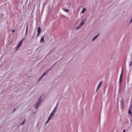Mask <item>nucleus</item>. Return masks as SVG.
<instances>
[{"instance_id": "1", "label": "nucleus", "mask_w": 132, "mask_h": 132, "mask_svg": "<svg viewBox=\"0 0 132 132\" xmlns=\"http://www.w3.org/2000/svg\"><path fill=\"white\" fill-rule=\"evenodd\" d=\"M41 102V101L40 100V98H39L38 100V102H37L36 103V104L35 105V108L36 109L39 106L40 104V103Z\"/></svg>"}, {"instance_id": "2", "label": "nucleus", "mask_w": 132, "mask_h": 132, "mask_svg": "<svg viewBox=\"0 0 132 132\" xmlns=\"http://www.w3.org/2000/svg\"><path fill=\"white\" fill-rule=\"evenodd\" d=\"M123 74V67H122L121 73V75H120V79H119V82L120 84L121 83V82L122 81V78Z\"/></svg>"}, {"instance_id": "3", "label": "nucleus", "mask_w": 132, "mask_h": 132, "mask_svg": "<svg viewBox=\"0 0 132 132\" xmlns=\"http://www.w3.org/2000/svg\"><path fill=\"white\" fill-rule=\"evenodd\" d=\"M121 108L122 109H123L124 107V101L122 100L120 101Z\"/></svg>"}, {"instance_id": "4", "label": "nucleus", "mask_w": 132, "mask_h": 132, "mask_svg": "<svg viewBox=\"0 0 132 132\" xmlns=\"http://www.w3.org/2000/svg\"><path fill=\"white\" fill-rule=\"evenodd\" d=\"M41 30L40 28V27H39L38 28L37 31V37H38L39 36V34H40L41 32Z\"/></svg>"}, {"instance_id": "5", "label": "nucleus", "mask_w": 132, "mask_h": 132, "mask_svg": "<svg viewBox=\"0 0 132 132\" xmlns=\"http://www.w3.org/2000/svg\"><path fill=\"white\" fill-rule=\"evenodd\" d=\"M50 70H46L43 73V75L42 76V77H44L45 76L47 72L49 71Z\"/></svg>"}, {"instance_id": "6", "label": "nucleus", "mask_w": 132, "mask_h": 132, "mask_svg": "<svg viewBox=\"0 0 132 132\" xmlns=\"http://www.w3.org/2000/svg\"><path fill=\"white\" fill-rule=\"evenodd\" d=\"M23 39H22L21 40V41L19 42L18 43V45H18V46H20H20H21V45H22V42H23Z\"/></svg>"}, {"instance_id": "7", "label": "nucleus", "mask_w": 132, "mask_h": 132, "mask_svg": "<svg viewBox=\"0 0 132 132\" xmlns=\"http://www.w3.org/2000/svg\"><path fill=\"white\" fill-rule=\"evenodd\" d=\"M132 111V108H131V107H129V109L128 111V113L129 114H131V111Z\"/></svg>"}, {"instance_id": "8", "label": "nucleus", "mask_w": 132, "mask_h": 132, "mask_svg": "<svg viewBox=\"0 0 132 132\" xmlns=\"http://www.w3.org/2000/svg\"><path fill=\"white\" fill-rule=\"evenodd\" d=\"M44 36H42L41 38L40 42L41 43H42V42H44Z\"/></svg>"}, {"instance_id": "9", "label": "nucleus", "mask_w": 132, "mask_h": 132, "mask_svg": "<svg viewBox=\"0 0 132 132\" xmlns=\"http://www.w3.org/2000/svg\"><path fill=\"white\" fill-rule=\"evenodd\" d=\"M82 26H81L80 25V24L78 25V26L76 27V28L77 30H78Z\"/></svg>"}, {"instance_id": "10", "label": "nucleus", "mask_w": 132, "mask_h": 132, "mask_svg": "<svg viewBox=\"0 0 132 132\" xmlns=\"http://www.w3.org/2000/svg\"><path fill=\"white\" fill-rule=\"evenodd\" d=\"M102 81H100V82L99 83L98 85V88H99L100 87V86H101V85L102 84Z\"/></svg>"}, {"instance_id": "11", "label": "nucleus", "mask_w": 132, "mask_h": 132, "mask_svg": "<svg viewBox=\"0 0 132 132\" xmlns=\"http://www.w3.org/2000/svg\"><path fill=\"white\" fill-rule=\"evenodd\" d=\"M86 9H85V7H84L82 9L81 11V13H84L86 11Z\"/></svg>"}, {"instance_id": "12", "label": "nucleus", "mask_w": 132, "mask_h": 132, "mask_svg": "<svg viewBox=\"0 0 132 132\" xmlns=\"http://www.w3.org/2000/svg\"><path fill=\"white\" fill-rule=\"evenodd\" d=\"M99 34V33H98L92 39V41H93L94 40H95Z\"/></svg>"}, {"instance_id": "13", "label": "nucleus", "mask_w": 132, "mask_h": 132, "mask_svg": "<svg viewBox=\"0 0 132 132\" xmlns=\"http://www.w3.org/2000/svg\"><path fill=\"white\" fill-rule=\"evenodd\" d=\"M56 112H54L53 111L50 114L52 116H53L54 114H55Z\"/></svg>"}, {"instance_id": "14", "label": "nucleus", "mask_w": 132, "mask_h": 132, "mask_svg": "<svg viewBox=\"0 0 132 132\" xmlns=\"http://www.w3.org/2000/svg\"><path fill=\"white\" fill-rule=\"evenodd\" d=\"M63 10L65 12H69V10L68 9H66V10H65V9L64 8H63Z\"/></svg>"}, {"instance_id": "15", "label": "nucleus", "mask_w": 132, "mask_h": 132, "mask_svg": "<svg viewBox=\"0 0 132 132\" xmlns=\"http://www.w3.org/2000/svg\"><path fill=\"white\" fill-rule=\"evenodd\" d=\"M84 24V20H83L80 23V24L81 26H82Z\"/></svg>"}, {"instance_id": "16", "label": "nucleus", "mask_w": 132, "mask_h": 132, "mask_svg": "<svg viewBox=\"0 0 132 132\" xmlns=\"http://www.w3.org/2000/svg\"><path fill=\"white\" fill-rule=\"evenodd\" d=\"M57 106H56L54 108V109L53 110V111L54 112H56V110H57Z\"/></svg>"}, {"instance_id": "17", "label": "nucleus", "mask_w": 132, "mask_h": 132, "mask_svg": "<svg viewBox=\"0 0 132 132\" xmlns=\"http://www.w3.org/2000/svg\"><path fill=\"white\" fill-rule=\"evenodd\" d=\"M53 117V116H52V115H51L50 114L48 118L50 119L52 118Z\"/></svg>"}, {"instance_id": "18", "label": "nucleus", "mask_w": 132, "mask_h": 132, "mask_svg": "<svg viewBox=\"0 0 132 132\" xmlns=\"http://www.w3.org/2000/svg\"><path fill=\"white\" fill-rule=\"evenodd\" d=\"M25 122V119H24V120L23 121V122H22L21 123V125L24 124Z\"/></svg>"}, {"instance_id": "19", "label": "nucleus", "mask_w": 132, "mask_h": 132, "mask_svg": "<svg viewBox=\"0 0 132 132\" xmlns=\"http://www.w3.org/2000/svg\"><path fill=\"white\" fill-rule=\"evenodd\" d=\"M28 24H27V26L26 27V30H28Z\"/></svg>"}, {"instance_id": "20", "label": "nucleus", "mask_w": 132, "mask_h": 132, "mask_svg": "<svg viewBox=\"0 0 132 132\" xmlns=\"http://www.w3.org/2000/svg\"><path fill=\"white\" fill-rule=\"evenodd\" d=\"M50 120V119H49V118H48V119L46 123H46H47L48 122V121H49Z\"/></svg>"}, {"instance_id": "21", "label": "nucleus", "mask_w": 132, "mask_h": 132, "mask_svg": "<svg viewBox=\"0 0 132 132\" xmlns=\"http://www.w3.org/2000/svg\"><path fill=\"white\" fill-rule=\"evenodd\" d=\"M129 65L130 66H131L132 65V61L130 62L129 64Z\"/></svg>"}, {"instance_id": "22", "label": "nucleus", "mask_w": 132, "mask_h": 132, "mask_svg": "<svg viewBox=\"0 0 132 132\" xmlns=\"http://www.w3.org/2000/svg\"><path fill=\"white\" fill-rule=\"evenodd\" d=\"M43 77H42V76H41V77L40 78H39L38 79V80L39 81Z\"/></svg>"}, {"instance_id": "23", "label": "nucleus", "mask_w": 132, "mask_h": 132, "mask_svg": "<svg viewBox=\"0 0 132 132\" xmlns=\"http://www.w3.org/2000/svg\"><path fill=\"white\" fill-rule=\"evenodd\" d=\"M28 30H26V33H25V36H26L28 32Z\"/></svg>"}, {"instance_id": "24", "label": "nucleus", "mask_w": 132, "mask_h": 132, "mask_svg": "<svg viewBox=\"0 0 132 132\" xmlns=\"http://www.w3.org/2000/svg\"><path fill=\"white\" fill-rule=\"evenodd\" d=\"M12 31L13 32H15V30H12Z\"/></svg>"}, {"instance_id": "25", "label": "nucleus", "mask_w": 132, "mask_h": 132, "mask_svg": "<svg viewBox=\"0 0 132 132\" xmlns=\"http://www.w3.org/2000/svg\"><path fill=\"white\" fill-rule=\"evenodd\" d=\"M20 46H18V45H17V46H16V48H19V47H20Z\"/></svg>"}, {"instance_id": "26", "label": "nucleus", "mask_w": 132, "mask_h": 132, "mask_svg": "<svg viewBox=\"0 0 132 132\" xmlns=\"http://www.w3.org/2000/svg\"><path fill=\"white\" fill-rule=\"evenodd\" d=\"M98 88V87H97V89H96V92H97L98 90V88Z\"/></svg>"}, {"instance_id": "27", "label": "nucleus", "mask_w": 132, "mask_h": 132, "mask_svg": "<svg viewBox=\"0 0 132 132\" xmlns=\"http://www.w3.org/2000/svg\"><path fill=\"white\" fill-rule=\"evenodd\" d=\"M15 109H16L15 108L14 109V110H13V112H14V111H15Z\"/></svg>"}, {"instance_id": "28", "label": "nucleus", "mask_w": 132, "mask_h": 132, "mask_svg": "<svg viewBox=\"0 0 132 132\" xmlns=\"http://www.w3.org/2000/svg\"><path fill=\"white\" fill-rule=\"evenodd\" d=\"M125 129H124L123 130V131L122 132H125Z\"/></svg>"}, {"instance_id": "29", "label": "nucleus", "mask_w": 132, "mask_h": 132, "mask_svg": "<svg viewBox=\"0 0 132 132\" xmlns=\"http://www.w3.org/2000/svg\"><path fill=\"white\" fill-rule=\"evenodd\" d=\"M58 103H57L56 104V106H57H57L58 105Z\"/></svg>"}, {"instance_id": "30", "label": "nucleus", "mask_w": 132, "mask_h": 132, "mask_svg": "<svg viewBox=\"0 0 132 132\" xmlns=\"http://www.w3.org/2000/svg\"><path fill=\"white\" fill-rule=\"evenodd\" d=\"M84 96V94L83 95V97Z\"/></svg>"}]
</instances>
